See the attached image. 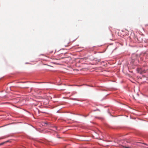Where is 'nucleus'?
I'll return each mask as SVG.
<instances>
[{"mask_svg": "<svg viewBox=\"0 0 148 148\" xmlns=\"http://www.w3.org/2000/svg\"><path fill=\"white\" fill-rule=\"evenodd\" d=\"M54 128L56 129V130H58V129H57V128L56 127H55Z\"/></svg>", "mask_w": 148, "mask_h": 148, "instance_id": "nucleus-1", "label": "nucleus"}, {"mask_svg": "<svg viewBox=\"0 0 148 148\" xmlns=\"http://www.w3.org/2000/svg\"><path fill=\"white\" fill-rule=\"evenodd\" d=\"M3 144H4V143H1V144H0V145H3Z\"/></svg>", "mask_w": 148, "mask_h": 148, "instance_id": "nucleus-2", "label": "nucleus"}]
</instances>
